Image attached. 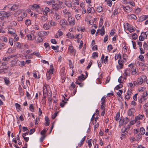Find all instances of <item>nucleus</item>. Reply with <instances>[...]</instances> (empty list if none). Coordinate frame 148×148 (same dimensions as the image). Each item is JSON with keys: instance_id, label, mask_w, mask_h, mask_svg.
<instances>
[{"instance_id": "c85d7f7f", "label": "nucleus", "mask_w": 148, "mask_h": 148, "mask_svg": "<svg viewBox=\"0 0 148 148\" xmlns=\"http://www.w3.org/2000/svg\"><path fill=\"white\" fill-rule=\"evenodd\" d=\"M86 136H84L83 138H82L80 141V143L78 144V146L79 147L81 146L83 144L85 140Z\"/></svg>"}, {"instance_id": "864d4df0", "label": "nucleus", "mask_w": 148, "mask_h": 148, "mask_svg": "<svg viewBox=\"0 0 148 148\" xmlns=\"http://www.w3.org/2000/svg\"><path fill=\"white\" fill-rule=\"evenodd\" d=\"M112 49V45H110L108 46V49L109 51H110Z\"/></svg>"}, {"instance_id": "9d476101", "label": "nucleus", "mask_w": 148, "mask_h": 148, "mask_svg": "<svg viewBox=\"0 0 148 148\" xmlns=\"http://www.w3.org/2000/svg\"><path fill=\"white\" fill-rule=\"evenodd\" d=\"M145 78H144V79ZM145 81V79L143 80V79L142 77L139 78L137 79V82L139 84L141 85Z\"/></svg>"}, {"instance_id": "338daca9", "label": "nucleus", "mask_w": 148, "mask_h": 148, "mask_svg": "<svg viewBox=\"0 0 148 148\" xmlns=\"http://www.w3.org/2000/svg\"><path fill=\"white\" fill-rule=\"evenodd\" d=\"M125 121V119H122L121 118L120 119L119 122L121 124H123L124 123Z\"/></svg>"}, {"instance_id": "0eeeda50", "label": "nucleus", "mask_w": 148, "mask_h": 148, "mask_svg": "<svg viewBox=\"0 0 148 148\" xmlns=\"http://www.w3.org/2000/svg\"><path fill=\"white\" fill-rule=\"evenodd\" d=\"M15 31L12 28H10L8 29V32L9 33L12 34L13 36H16L17 35L15 33Z\"/></svg>"}, {"instance_id": "603ef678", "label": "nucleus", "mask_w": 148, "mask_h": 148, "mask_svg": "<svg viewBox=\"0 0 148 148\" xmlns=\"http://www.w3.org/2000/svg\"><path fill=\"white\" fill-rule=\"evenodd\" d=\"M63 13L65 14H68L69 16V14H71L70 12H68L66 9L64 10L63 11Z\"/></svg>"}, {"instance_id": "6e6d98bb", "label": "nucleus", "mask_w": 148, "mask_h": 148, "mask_svg": "<svg viewBox=\"0 0 148 148\" xmlns=\"http://www.w3.org/2000/svg\"><path fill=\"white\" fill-rule=\"evenodd\" d=\"M91 141H92L91 139H90L88 141V142H87L88 145L89 146V148H90V147H91V146L92 145Z\"/></svg>"}, {"instance_id": "4c0bfd02", "label": "nucleus", "mask_w": 148, "mask_h": 148, "mask_svg": "<svg viewBox=\"0 0 148 148\" xmlns=\"http://www.w3.org/2000/svg\"><path fill=\"white\" fill-rule=\"evenodd\" d=\"M67 102L64 101V100H63L62 101V102H61L60 103V106L61 107H63L64 106V105Z\"/></svg>"}, {"instance_id": "6ab92c4d", "label": "nucleus", "mask_w": 148, "mask_h": 148, "mask_svg": "<svg viewBox=\"0 0 148 148\" xmlns=\"http://www.w3.org/2000/svg\"><path fill=\"white\" fill-rule=\"evenodd\" d=\"M15 106L16 107V109L17 110V111L19 112L21 110V106L18 103H16L15 104Z\"/></svg>"}, {"instance_id": "dca6fc26", "label": "nucleus", "mask_w": 148, "mask_h": 148, "mask_svg": "<svg viewBox=\"0 0 148 148\" xmlns=\"http://www.w3.org/2000/svg\"><path fill=\"white\" fill-rule=\"evenodd\" d=\"M148 18V15H143L140 17V20L142 22Z\"/></svg>"}, {"instance_id": "4d7b16f0", "label": "nucleus", "mask_w": 148, "mask_h": 148, "mask_svg": "<svg viewBox=\"0 0 148 148\" xmlns=\"http://www.w3.org/2000/svg\"><path fill=\"white\" fill-rule=\"evenodd\" d=\"M35 131V129L34 128L30 130V132L29 133V135H31L33 134Z\"/></svg>"}, {"instance_id": "f03ea898", "label": "nucleus", "mask_w": 148, "mask_h": 148, "mask_svg": "<svg viewBox=\"0 0 148 148\" xmlns=\"http://www.w3.org/2000/svg\"><path fill=\"white\" fill-rule=\"evenodd\" d=\"M1 13H2V16L4 17H8L11 15V13H7L4 11H1Z\"/></svg>"}, {"instance_id": "774afa93", "label": "nucleus", "mask_w": 148, "mask_h": 148, "mask_svg": "<svg viewBox=\"0 0 148 148\" xmlns=\"http://www.w3.org/2000/svg\"><path fill=\"white\" fill-rule=\"evenodd\" d=\"M132 112L131 110V109L129 110L128 112V114L129 116H131L132 115Z\"/></svg>"}, {"instance_id": "a211bd4d", "label": "nucleus", "mask_w": 148, "mask_h": 148, "mask_svg": "<svg viewBox=\"0 0 148 148\" xmlns=\"http://www.w3.org/2000/svg\"><path fill=\"white\" fill-rule=\"evenodd\" d=\"M47 95V94H43V97L42 100V102L43 104H45L46 103V98Z\"/></svg>"}, {"instance_id": "f3484780", "label": "nucleus", "mask_w": 148, "mask_h": 148, "mask_svg": "<svg viewBox=\"0 0 148 148\" xmlns=\"http://www.w3.org/2000/svg\"><path fill=\"white\" fill-rule=\"evenodd\" d=\"M103 8L101 6H98L97 8L96 11L97 12H101L103 10Z\"/></svg>"}, {"instance_id": "7ed1b4c3", "label": "nucleus", "mask_w": 148, "mask_h": 148, "mask_svg": "<svg viewBox=\"0 0 148 148\" xmlns=\"http://www.w3.org/2000/svg\"><path fill=\"white\" fill-rule=\"evenodd\" d=\"M31 6L32 9L34 10H37L40 9V6L38 4H34Z\"/></svg>"}, {"instance_id": "1a4fd4ad", "label": "nucleus", "mask_w": 148, "mask_h": 148, "mask_svg": "<svg viewBox=\"0 0 148 148\" xmlns=\"http://www.w3.org/2000/svg\"><path fill=\"white\" fill-rule=\"evenodd\" d=\"M23 10H18L16 11L13 14L14 16L15 17L16 16L19 15L21 13H22Z\"/></svg>"}, {"instance_id": "423d86ee", "label": "nucleus", "mask_w": 148, "mask_h": 148, "mask_svg": "<svg viewBox=\"0 0 148 148\" xmlns=\"http://www.w3.org/2000/svg\"><path fill=\"white\" fill-rule=\"evenodd\" d=\"M60 25L62 26L68 25L67 21L64 19H62L60 21Z\"/></svg>"}, {"instance_id": "9b49d317", "label": "nucleus", "mask_w": 148, "mask_h": 148, "mask_svg": "<svg viewBox=\"0 0 148 148\" xmlns=\"http://www.w3.org/2000/svg\"><path fill=\"white\" fill-rule=\"evenodd\" d=\"M99 34L102 36L105 34L104 30V26H103L101 27V29H100Z\"/></svg>"}, {"instance_id": "ddd939ff", "label": "nucleus", "mask_w": 148, "mask_h": 148, "mask_svg": "<svg viewBox=\"0 0 148 148\" xmlns=\"http://www.w3.org/2000/svg\"><path fill=\"white\" fill-rule=\"evenodd\" d=\"M127 28V29L130 32H132L135 30L136 29L134 27H129L128 26Z\"/></svg>"}, {"instance_id": "680f3d73", "label": "nucleus", "mask_w": 148, "mask_h": 148, "mask_svg": "<svg viewBox=\"0 0 148 148\" xmlns=\"http://www.w3.org/2000/svg\"><path fill=\"white\" fill-rule=\"evenodd\" d=\"M124 119H125V124H126L129 121V119L127 117L125 118Z\"/></svg>"}, {"instance_id": "09e8293b", "label": "nucleus", "mask_w": 148, "mask_h": 148, "mask_svg": "<svg viewBox=\"0 0 148 148\" xmlns=\"http://www.w3.org/2000/svg\"><path fill=\"white\" fill-rule=\"evenodd\" d=\"M48 100L49 101V104L50 105H51L52 100V99L51 98V95L50 96V97H49L48 98Z\"/></svg>"}, {"instance_id": "79ce46f5", "label": "nucleus", "mask_w": 148, "mask_h": 148, "mask_svg": "<svg viewBox=\"0 0 148 148\" xmlns=\"http://www.w3.org/2000/svg\"><path fill=\"white\" fill-rule=\"evenodd\" d=\"M108 56H106L105 58V59H104L103 61L104 62L105 64H107L108 63Z\"/></svg>"}, {"instance_id": "412c9836", "label": "nucleus", "mask_w": 148, "mask_h": 148, "mask_svg": "<svg viewBox=\"0 0 148 148\" xmlns=\"http://www.w3.org/2000/svg\"><path fill=\"white\" fill-rule=\"evenodd\" d=\"M65 4L68 7H72V4L69 1H65Z\"/></svg>"}, {"instance_id": "b1692460", "label": "nucleus", "mask_w": 148, "mask_h": 148, "mask_svg": "<svg viewBox=\"0 0 148 148\" xmlns=\"http://www.w3.org/2000/svg\"><path fill=\"white\" fill-rule=\"evenodd\" d=\"M43 94H47V87L45 86H44L43 88Z\"/></svg>"}, {"instance_id": "4468645a", "label": "nucleus", "mask_w": 148, "mask_h": 148, "mask_svg": "<svg viewBox=\"0 0 148 148\" xmlns=\"http://www.w3.org/2000/svg\"><path fill=\"white\" fill-rule=\"evenodd\" d=\"M144 117L143 115H140L136 116L135 118V121H137L141 119H143V118Z\"/></svg>"}, {"instance_id": "a18cd8bd", "label": "nucleus", "mask_w": 148, "mask_h": 148, "mask_svg": "<svg viewBox=\"0 0 148 148\" xmlns=\"http://www.w3.org/2000/svg\"><path fill=\"white\" fill-rule=\"evenodd\" d=\"M73 2V4L75 5H77L79 4V1L78 0H74Z\"/></svg>"}, {"instance_id": "052dcab7", "label": "nucleus", "mask_w": 148, "mask_h": 148, "mask_svg": "<svg viewBox=\"0 0 148 148\" xmlns=\"http://www.w3.org/2000/svg\"><path fill=\"white\" fill-rule=\"evenodd\" d=\"M139 58L141 60V61H144V57L143 56L140 55L139 56Z\"/></svg>"}, {"instance_id": "5fc2aeb1", "label": "nucleus", "mask_w": 148, "mask_h": 148, "mask_svg": "<svg viewBox=\"0 0 148 148\" xmlns=\"http://www.w3.org/2000/svg\"><path fill=\"white\" fill-rule=\"evenodd\" d=\"M127 134V133H126L125 134H121V135L120 137L121 139V140H122L123 138H125V137L126 135Z\"/></svg>"}, {"instance_id": "c03bdc74", "label": "nucleus", "mask_w": 148, "mask_h": 148, "mask_svg": "<svg viewBox=\"0 0 148 148\" xmlns=\"http://www.w3.org/2000/svg\"><path fill=\"white\" fill-rule=\"evenodd\" d=\"M123 87V85L122 84H120L117 85L115 88L116 90H118L119 88H121Z\"/></svg>"}, {"instance_id": "69168bd1", "label": "nucleus", "mask_w": 148, "mask_h": 148, "mask_svg": "<svg viewBox=\"0 0 148 148\" xmlns=\"http://www.w3.org/2000/svg\"><path fill=\"white\" fill-rule=\"evenodd\" d=\"M139 39L140 41H143L144 40L145 38L142 36H140L139 37Z\"/></svg>"}, {"instance_id": "ea45409f", "label": "nucleus", "mask_w": 148, "mask_h": 148, "mask_svg": "<svg viewBox=\"0 0 148 148\" xmlns=\"http://www.w3.org/2000/svg\"><path fill=\"white\" fill-rule=\"evenodd\" d=\"M54 17L56 18V19L58 20L60 19L61 18L60 16L57 13H56L55 15L54 16Z\"/></svg>"}, {"instance_id": "7c9ffc66", "label": "nucleus", "mask_w": 148, "mask_h": 148, "mask_svg": "<svg viewBox=\"0 0 148 148\" xmlns=\"http://www.w3.org/2000/svg\"><path fill=\"white\" fill-rule=\"evenodd\" d=\"M128 17L130 18L134 19H137V17L134 14H132L131 15H129Z\"/></svg>"}, {"instance_id": "e433bc0d", "label": "nucleus", "mask_w": 148, "mask_h": 148, "mask_svg": "<svg viewBox=\"0 0 148 148\" xmlns=\"http://www.w3.org/2000/svg\"><path fill=\"white\" fill-rule=\"evenodd\" d=\"M77 29L79 31H81L83 32L84 31V29L82 28V27L80 26H78L77 27Z\"/></svg>"}, {"instance_id": "3c124183", "label": "nucleus", "mask_w": 148, "mask_h": 148, "mask_svg": "<svg viewBox=\"0 0 148 148\" xmlns=\"http://www.w3.org/2000/svg\"><path fill=\"white\" fill-rule=\"evenodd\" d=\"M43 32L42 31L39 32L38 33V35L39 36L38 37L43 36Z\"/></svg>"}, {"instance_id": "a878e982", "label": "nucleus", "mask_w": 148, "mask_h": 148, "mask_svg": "<svg viewBox=\"0 0 148 148\" xmlns=\"http://www.w3.org/2000/svg\"><path fill=\"white\" fill-rule=\"evenodd\" d=\"M43 28L45 29H48L50 28V26L47 23H45L43 25Z\"/></svg>"}, {"instance_id": "bb28decb", "label": "nucleus", "mask_w": 148, "mask_h": 148, "mask_svg": "<svg viewBox=\"0 0 148 148\" xmlns=\"http://www.w3.org/2000/svg\"><path fill=\"white\" fill-rule=\"evenodd\" d=\"M18 8L17 6L16 5H14L10 8V10H14Z\"/></svg>"}, {"instance_id": "473e14b6", "label": "nucleus", "mask_w": 148, "mask_h": 148, "mask_svg": "<svg viewBox=\"0 0 148 148\" xmlns=\"http://www.w3.org/2000/svg\"><path fill=\"white\" fill-rule=\"evenodd\" d=\"M31 55H35L38 57H40V53L37 52H34L30 54Z\"/></svg>"}, {"instance_id": "2f4dec72", "label": "nucleus", "mask_w": 148, "mask_h": 148, "mask_svg": "<svg viewBox=\"0 0 148 148\" xmlns=\"http://www.w3.org/2000/svg\"><path fill=\"white\" fill-rule=\"evenodd\" d=\"M140 131L141 134L144 135L145 134V131L143 127H141L140 129Z\"/></svg>"}, {"instance_id": "0e129e2a", "label": "nucleus", "mask_w": 148, "mask_h": 148, "mask_svg": "<svg viewBox=\"0 0 148 148\" xmlns=\"http://www.w3.org/2000/svg\"><path fill=\"white\" fill-rule=\"evenodd\" d=\"M9 42L10 45L12 46L13 44V39L12 38H10L9 39Z\"/></svg>"}, {"instance_id": "c756f323", "label": "nucleus", "mask_w": 148, "mask_h": 148, "mask_svg": "<svg viewBox=\"0 0 148 148\" xmlns=\"http://www.w3.org/2000/svg\"><path fill=\"white\" fill-rule=\"evenodd\" d=\"M4 79L5 83L6 85H8L10 83V81L8 79L5 77L4 78Z\"/></svg>"}, {"instance_id": "de8ad7c7", "label": "nucleus", "mask_w": 148, "mask_h": 148, "mask_svg": "<svg viewBox=\"0 0 148 148\" xmlns=\"http://www.w3.org/2000/svg\"><path fill=\"white\" fill-rule=\"evenodd\" d=\"M52 75L51 74L49 73H47L46 76L47 77V79H50L51 76Z\"/></svg>"}, {"instance_id": "cd10ccee", "label": "nucleus", "mask_w": 148, "mask_h": 148, "mask_svg": "<svg viewBox=\"0 0 148 148\" xmlns=\"http://www.w3.org/2000/svg\"><path fill=\"white\" fill-rule=\"evenodd\" d=\"M118 63L119 64V67L120 69H121L123 66V64L122 63V61L121 60H118Z\"/></svg>"}, {"instance_id": "4be33fe9", "label": "nucleus", "mask_w": 148, "mask_h": 148, "mask_svg": "<svg viewBox=\"0 0 148 148\" xmlns=\"http://www.w3.org/2000/svg\"><path fill=\"white\" fill-rule=\"evenodd\" d=\"M35 39L36 40L37 43L41 42H42L43 40L42 38L41 37H38L37 39H36V38Z\"/></svg>"}, {"instance_id": "49530a36", "label": "nucleus", "mask_w": 148, "mask_h": 148, "mask_svg": "<svg viewBox=\"0 0 148 148\" xmlns=\"http://www.w3.org/2000/svg\"><path fill=\"white\" fill-rule=\"evenodd\" d=\"M25 24L27 25H30L31 24V21L29 20H26L25 22Z\"/></svg>"}, {"instance_id": "e2e57ef3", "label": "nucleus", "mask_w": 148, "mask_h": 148, "mask_svg": "<svg viewBox=\"0 0 148 148\" xmlns=\"http://www.w3.org/2000/svg\"><path fill=\"white\" fill-rule=\"evenodd\" d=\"M147 95V92H145L144 93L143 95H142V97L143 98L144 101H145V98Z\"/></svg>"}, {"instance_id": "f704fd0d", "label": "nucleus", "mask_w": 148, "mask_h": 148, "mask_svg": "<svg viewBox=\"0 0 148 148\" xmlns=\"http://www.w3.org/2000/svg\"><path fill=\"white\" fill-rule=\"evenodd\" d=\"M75 84L74 83H72L71 84V86L69 87V89L71 90H72L75 87Z\"/></svg>"}, {"instance_id": "c9c22d12", "label": "nucleus", "mask_w": 148, "mask_h": 148, "mask_svg": "<svg viewBox=\"0 0 148 148\" xmlns=\"http://www.w3.org/2000/svg\"><path fill=\"white\" fill-rule=\"evenodd\" d=\"M55 0H52L47 1V3L49 5H52V4H53V3H55Z\"/></svg>"}, {"instance_id": "13d9d810", "label": "nucleus", "mask_w": 148, "mask_h": 148, "mask_svg": "<svg viewBox=\"0 0 148 148\" xmlns=\"http://www.w3.org/2000/svg\"><path fill=\"white\" fill-rule=\"evenodd\" d=\"M132 43L133 48L134 49H136V42L135 41H132Z\"/></svg>"}, {"instance_id": "39448f33", "label": "nucleus", "mask_w": 148, "mask_h": 148, "mask_svg": "<svg viewBox=\"0 0 148 148\" xmlns=\"http://www.w3.org/2000/svg\"><path fill=\"white\" fill-rule=\"evenodd\" d=\"M123 7V8L124 11L126 12H131L132 10V9L131 8H130L129 6H126L125 7L124 6H122Z\"/></svg>"}, {"instance_id": "37998d69", "label": "nucleus", "mask_w": 148, "mask_h": 148, "mask_svg": "<svg viewBox=\"0 0 148 148\" xmlns=\"http://www.w3.org/2000/svg\"><path fill=\"white\" fill-rule=\"evenodd\" d=\"M69 50L71 53H72L73 51V47L72 46H70L69 47Z\"/></svg>"}, {"instance_id": "f257e3e1", "label": "nucleus", "mask_w": 148, "mask_h": 148, "mask_svg": "<svg viewBox=\"0 0 148 148\" xmlns=\"http://www.w3.org/2000/svg\"><path fill=\"white\" fill-rule=\"evenodd\" d=\"M68 21L70 25L73 26L75 24V22L74 18L69 16V17Z\"/></svg>"}, {"instance_id": "72a5a7b5", "label": "nucleus", "mask_w": 148, "mask_h": 148, "mask_svg": "<svg viewBox=\"0 0 148 148\" xmlns=\"http://www.w3.org/2000/svg\"><path fill=\"white\" fill-rule=\"evenodd\" d=\"M84 75L83 74H82L81 76H79L78 79L80 81H83L84 79Z\"/></svg>"}, {"instance_id": "aec40b11", "label": "nucleus", "mask_w": 148, "mask_h": 148, "mask_svg": "<svg viewBox=\"0 0 148 148\" xmlns=\"http://www.w3.org/2000/svg\"><path fill=\"white\" fill-rule=\"evenodd\" d=\"M128 71H129V70L128 69L126 70H125V72L123 74V75L124 77V79H126V77L129 75L127 73H128Z\"/></svg>"}, {"instance_id": "bf43d9fd", "label": "nucleus", "mask_w": 148, "mask_h": 148, "mask_svg": "<svg viewBox=\"0 0 148 148\" xmlns=\"http://www.w3.org/2000/svg\"><path fill=\"white\" fill-rule=\"evenodd\" d=\"M91 8L90 7H88L87 10V12L88 14H89L91 13Z\"/></svg>"}, {"instance_id": "393cba45", "label": "nucleus", "mask_w": 148, "mask_h": 148, "mask_svg": "<svg viewBox=\"0 0 148 148\" xmlns=\"http://www.w3.org/2000/svg\"><path fill=\"white\" fill-rule=\"evenodd\" d=\"M41 20L43 22L45 23L47 21V18L46 16H42L41 18Z\"/></svg>"}, {"instance_id": "5701e85b", "label": "nucleus", "mask_w": 148, "mask_h": 148, "mask_svg": "<svg viewBox=\"0 0 148 148\" xmlns=\"http://www.w3.org/2000/svg\"><path fill=\"white\" fill-rule=\"evenodd\" d=\"M44 45L47 50H50V47L48 43L47 42L45 43Z\"/></svg>"}, {"instance_id": "58836bf2", "label": "nucleus", "mask_w": 148, "mask_h": 148, "mask_svg": "<svg viewBox=\"0 0 148 148\" xmlns=\"http://www.w3.org/2000/svg\"><path fill=\"white\" fill-rule=\"evenodd\" d=\"M132 38L134 40H136L137 39L138 37V36L136 34V33H134L132 36Z\"/></svg>"}, {"instance_id": "2eb2a0df", "label": "nucleus", "mask_w": 148, "mask_h": 148, "mask_svg": "<svg viewBox=\"0 0 148 148\" xmlns=\"http://www.w3.org/2000/svg\"><path fill=\"white\" fill-rule=\"evenodd\" d=\"M131 70L132 71V75H134L136 74L138 75V73L137 72H136V70L135 67L132 69Z\"/></svg>"}, {"instance_id": "f8f14e48", "label": "nucleus", "mask_w": 148, "mask_h": 148, "mask_svg": "<svg viewBox=\"0 0 148 148\" xmlns=\"http://www.w3.org/2000/svg\"><path fill=\"white\" fill-rule=\"evenodd\" d=\"M66 36L68 38L71 39H73L75 37V36L71 34L69 32L68 33Z\"/></svg>"}, {"instance_id": "6e6552de", "label": "nucleus", "mask_w": 148, "mask_h": 148, "mask_svg": "<svg viewBox=\"0 0 148 148\" xmlns=\"http://www.w3.org/2000/svg\"><path fill=\"white\" fill-rule=\"evenodd\" d=\"M59 5L57 3L52 4V9L56 11L58 10L59 9Z\"/></svg>"}, {"instance_id": "8fccbe9b", "label": "nucleus", "mask_w": 148, "mask_h": 148, "mask_svg": "<svg viewBox=\"0 0 148 148\" xmlns=\"http://www.w3.org/2000/svg\"><path fill=\"white\" fill-rule=\"evenodd\" d=\"M120 116V114L119 112H118L116 114V117H115V120L116 121H118L119 120V118Z\"/></svg>"}, {"instance_id": "a19ab883", "label": "nucleus", "mask_w": 148, "mask_h": 148, "mask_svg": "<svg viewBox=\"0 0 148 148\" xmlns=\"http://www.w3.org/2000/svg\"><path fill=\"white\" fill-rule=\"evenodd\" d=\"M92 57L94 58H95V57H98V55L97 52H94L92 53Z\"/></svg>"}, {"instance_id": "20e7f679", "label": "nucleus", "mask_w": 148, "mask_h": 148, "mask_svg": "<svg viewBox=\"0 0 148 148\" xmlns=\"http://www.w3.org/2000/svg\"><path fill=\"white\" fill-rule=\"evenodd\" d=\"M106 99V97H102L101 100V109H103L105 108V105L104 104V102L105 100V99Z\"/></svg>"}]
</instances>
